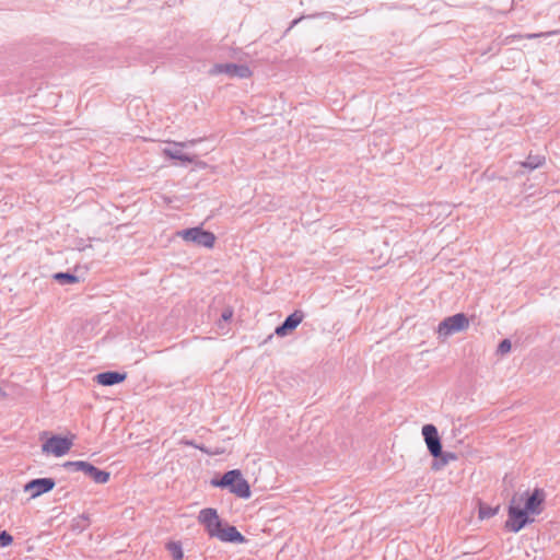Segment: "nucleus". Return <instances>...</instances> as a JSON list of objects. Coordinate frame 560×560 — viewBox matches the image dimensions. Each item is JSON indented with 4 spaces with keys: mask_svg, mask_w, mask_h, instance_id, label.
<instances>
[{
    "mask_svg": "<svg viewBox=\"0 0 560 560\" xmlns=\"http://www.w3.org/2000/svg\"><path fill=\"white\" fill-rule=\"evenodd\" d=\"M500 506L497 505L495 508H491L487 504L480 503L479 504V518H490L494 516L499 512Z\"/></svg>",
    "mask_w": 560,
    "mask_h": 560,
    "instance_id": "obj_21",
    "label": "nucleus"
},
{
    "mask_svg": "<svg viewBox=\"0 0 560 560\" xmlns=\"http://www.w3.org/2000/svg\"><path fill=\"white\" fill-rule=\"evenodd\" d=\"M90 525V517L86 514H81L73 518L71 529L75 533H82Z\"/></svg>",
    "mask_w": 560,
    "mask_h": 560,
    "instance_id": "obj_18",
    "label": "nucleus"
},
{
    "mask_svg": "<svg viewBox=\"0 0 560 560\" xmlns=\"http://www.w3.org/2000/svg\"><path fill=\"white\" fill-rule=\"evenodd\" d=\"M55 486L56 481L52 478H36L25 483L24 492L31 493V498L34 499L51 491Z\"/></svg>",
    "mask_w": 560,
    "mask_h": 560,
    "instance_id": "obj_10",
    "label": "nucleus"
},
{
    "mask_svg": "<svg viewBox=\"0 0 560 560\" xmlns=\"http://www.w3.org/2000/svg\"><path fill=\"white\" fill-rule=\"evenodd\" d=\"M211 485L221 489H229L231 493L242 499H248L250 497V486L248 481L243 478L238 469L224 472L220 479H212Z\"/></svg>",
    "mask_w": 560,
    "mask_h": 560,
    "instance_id": "obj_2",
    "label": "nucleus"
},
{
    "mask_svg": "<svg viewBox=\"0 0 560 560\" xmlns=\"http://www.w3.org/2000/svg\"><path fill=\"white\" fill-rule=\"evenodd\" d=\"M217 538L221 541L233 544H243L246 541V538L233 525L222 527Z\"/></svg>",
    "mask_w": 560,
    "mask_h": 560,
    "instance_id": "obj_14",
    "label": "nucleus"
},
{
    "mask_svg": "<svg viewBox=\"0 0 560 560\" xmlns=\"http://www.w3.org/2000/svg\"><path fill=\"white\" fill-rule=\"evenodd\" d=\"M86 463L83 460L66 462L63 467L69 471H84Z\"/></svg>",
    "mask_w": 560,
    "mask_h": 560,
    "instance_id": "obj_22",
    "label": "nucleus"
},
{
    "mask_svg": "<svg viewBox=\"0 0 560 560\" xmlns=\"http://www.w3.org/2000/svg\"><path fill=\"white\" fill-rule=\"evenodd\" d=\"M304 314L302 311H295L292 314H290L282 324H280L275 332L276 335L280 337H284L291 331H293L303 320Z\"/></svg>",
    "mask_w": 560,
    "mask_h": 560,
    "instance_id": "obj_11",
    "label": "nucleus"
},
{
    "mask_svg": "<svg viewBox=\"0 0 560 560\" xmlns=\"http://www.w3.org/2000/svg\"><path fill=\"white\" fill-rule=\"evenodd\" d=\"M126 377H127L126 373H120L117 371H106V372L98 373L95 376V380L100 385L113 386V385L124 382L126 380Z\"/></svg>",
    "mask_w": 560,
    "mask_h": 560,
    "instance_id": "obj_13",
    "label": "nucleus"
},
{
    "mask_svg": "<svg viewBox=\"0 0 560 560\" xmlns=\"http://www.w3.org/2000/svg\"><path fill=\"white\" fill-rule=\"evenodd\" d=\"M302 19H303V16L293 20L287 31H290L292 27H294Z\"/></svg>",
    "mask_w": 560,
    "mask_h": 560,
    "instance_id": "obj_27",
    "label": "nucleus"
},
{
    "mask_svg": "<svg viewBox=\"0 0 560 560\" xmlns=\"http://www.w3.org/2000/svg\"><path fill=\"white\" fill-rule=\"evenodd\" d=\"M232 316H233V310L228 307V308L223 310V312L221 314V319L224 322H228L232 318Z\"/></svg>",
    "mask_w": 560,
    "mask_h": 560,
    "instance_id": "obj_25",
    "label": "nucleus"
},
{
    "mask_svg": "<svg viewBox=\"0 0 560 560\" xmlns=\"http://www.w3.org/2000/svg\"><path fill=\"white\" fill-rule=\"evenodd\" d=\"M166 548L170 551V553H171V556H172V558L174 560H182L183 559L184 553H183V548H182L180 542H178V541H170L166 545Z\"/></svg>",
    "mask_w": 560,
    "mask_h": 560,
    "instance_id": "obj_20",
    "label": "nucleus"
},
{
    "mask_svg": "<svg viewBox=\"0 0 560 560\" xmlns=\"http://www.w3.org/2000/svg\"><path fill=\"white\" fill-rule=\"evenodd\" d=\"M523 502V495H518L515 493L510 500V504L508 508V520L504 524V528L508 532L518 533L525 526L532 524L535 520L534 517L521 506Z\"/></svg>",
    "mask_w": 560,
    "mask_h": 560,
    "instance_id": "obj_1",
    "label": "nucleus"
},
{
    "mask_svg": "<svg viewBox=\"0 0 560 560\" xmlns=\"http://www.w3.org/2000/svg\"><path fill=\"white\" fill-rule=\"evenodd\" d=\"M52 278L60 284H71L79 281V278L71 272H56Z\"/></svg>",
    "mask_w": 560,
    "mask_h": 560,
    "instance_id": "obj_19",
    "label": "nucleus"
},
{
    "mask_svg": "<svg viewBox=\"0 0 560 560\" xmlns=\"http://www.w3.org/2000/svg\"><path fill=\"white\" fill-rule=\"evenodd\" d=\"M196 142H197L196 140H189L186 142H176L174 148L164 149V154L174 160H179L182 162L191 163L194 161V158L188 154L183 153L180 148L194 145Z\"/></svg>",
    "mask_w": 560,
    "mask_h": 560,
    "instance_id": "obj_12",
    "label": "nucleus"
},
{
    "mask_svg": "<svg viewBox=\"0 0 560 560\" xmlns=\"http://www.w3.org/2000/svg\"><path fill=\"white\" fill-rule=\"evenodd\" d=\"M72 446V441L60 435H52L43 445L42 451L46 454H54L57 457L66 455Z\"/></svg>",
    "mask_w": 560,
    "mask_h": 560,
    "instance_id": "obj_6",
    "label": "nucleus"
},
{
    "mask_svg": "<svg viewBox=\"0 0 560 560\" xmlns=\"http://www.w3.org/2000/svg\"><path fill=\"white\" fill-rule=\"evenodd\" d=\"M456 458V454L442 451V455H439V458H434L431 468L433 470H440L444 466H446L451 460H455Z\"/></svg>",
    "mask_w": 560,
    "mask_h": 560,
    "instance_id": "obj_17",
    "label": "nucleus"
},
{
    "mask_svg": "<svg viewBox=\"0 0 560 560\" xmlns=\"http://www.w3.org/2000/svg\"><path fill=\"white\" fill-rule=\"evenodd\" d=\"M512 348V343H511V340L510 339H503L500 341L499 346H498V349H497V352L500 353V354H506L508 352H510Z\"/></svg>",
    "mask_w": 560,
    "mask_h": 560,
    "instance_id": "obj_23",
    "label": "nucleus"
},
{
    "mask_svg": "<svg viewBox=\"0 0 560 560\" xmlns=\"http://www.w3.org/2000/svg\"><path fill=\"white\" fill-rule=\"evenodd\" d=\"M0 395H3V390H2V388H1V387H0Z\"/></svg>",
    "mask_w": 560,
    "mask_h": 560,
    "instance_id": "obj_28",
    "label": "nucleus"
},
{
    "mask_svg": "<svg viewBox=\"0 0 560 560\" xmlns=\"http://www.w3.org/2000/svg\"><path fill=\"white\" fill-rule=\"evenodd\" d=\"M210 74L224 73L231 78L247 79L252 75V70L245 65L236 63H215L210 69Z\"/></svg>",
    "mask_w": 560,
    "mask_h": 560,
    "instance_id": "obj_8",
    "label": "nucleus"
},
{
    "mask_svg": "<svg viewBox=\"0 0 560 560\" xmlns=\"http://www.w3.org/2000/svg\"><path fill=\"white\" fill-rule=\"evenodd\" d=\"M524 501V509L533 516L542 512V504L546 500L544 489L536 488L532 493L528 491L522 493Z\"/></svg>",
    "mask_w": 560,
    "mask_h": 560,
    "instance_id": "obj_7",
    "label": "nucleus"
},
{
    "mask_svg": "<svg viewBox=\"0 0 560 560\" xmlns=\"http://www.w3.org/2000/svg\"><path fill=\"white\" fill-rule=\"evenodd\" d=\"M198 522L203 525L206 532L210 537H218L222 528V521L220 520L215 509L206 508L199 512Z\"/></svg>",
    "mask_w": 560,
    "mask_h": 560,
    "instance_id": "obj_5",
    "label": "nucleus"
},
{
    "mask_svg": "<svg viewBox=\"0 0 560 560\" xmlns=\"http://www.w3.org/2000/svg\"><path fill=\"white\" fill-rule=\"evenodd\" d=\"M469 320L466 314L457 313L455 315L444 318L438 327V334L440 337L447 338L456 332L467 329Z\"/></svg>",
    "mask_w": 560,
    "mask_h": 560,
    "instance_id": "obj_4",
    "label": "nucleus"
},
{
    "mask_svg": "<svg viewBox=\"0 0 560 560\" xmlns=\"http://www.w3.org/2000/svg\"><path fill=\"white\" fill-rule=\"evenodd\" d=\"M555 33L556 32H548V33H540V34H527L525 37L526 38H536V37H540V36H549V35H552Z\"/></svg>",
    "mask_w": 560,
    "mask_h": 560,
    "instance_id": "obj_26",
    "label": "nucleus"
},
{
    "mask_svg": "<svg viewBox=\"0 0 560 560\" xmlns=\"http://www.w3.org/2000/svg\"><path fill=\"white\" fill-rule=\"evenodd\" d=\"M177 234L186 242L207 248H212L215 243V235L200 226L185 229L179 231Z\"/></svg>",
    "mask_w": 560,
    "mask_h": 560,
    "instance_id": "obj_3",
    "label": "nucleus"
},
{
    "mask_svg": "<svg viewBox=\"0 0 560 560\" xmlns=\"http://www.w3.org/2000/svg\"><path fill=\"white\" fill-rule=\"evenodd\" d=\"M422 435L429 453L433 458H439V455H442V442L436 427L434 424H424L422 427Z\"/></svg>",
    "mask_w": 560,
    "mask_h": 560,
    "instance_id": "obj_9",
    "label": "nucleus"
},
{
    "mask_svg": "<svg viewBox=\"0 0 560 560\" xmlns=\"http://www.w3.org/2000/svg\"><path fill=\"white\" fill-rule=\"evenodd\" d=\"M187 444L192 445V446H195V447L199 448L201 452H203V453H206V454H208V455H218V454H221V453H222V451H219V450H214V451H212V450H210V448H208V447H206V446H198V445H195L192 442H188Z\"/></svg>",
    "mask_w": 560,
    "mask_h": 560,
    "instance_id": "obj_24",
    "label": "nucleus"
},
{
    "mask_svg": "<svg viewBox=\"0 0 560 560\" xmlns=\"http://www.w3.org/2000/svg\"><path fill=\"white\" fill-rule=\"evenodd\" d=\"M84 475L90 477L94 482L96 483H106L109 480L110 474L108 471L98 469L91 463H86V467L84 471H82Z\"/></svg>",
    "mask_w": 560,
    "mask_h": 560,
    "instance_id": "obj_15",
    "label": "nucleus"
},
{
    "mask_svg": "<svg viewBox=\"0 0 560 560\" xmlns=\"http://www.w3.org/2000/svg\"><path fill=\"white\" fill-rule=\"evenodd\" d=\"M546 163L545 155L539 154H529L527 159L523 162H521V166L528 168L529 171H534L540 166H542Z\"/></svg>",
    "mask_w": 560,
    "mask_h": 560,
    "instance_id": "obj_16",
    "label": "nucleus"
}]
</instances>
